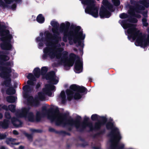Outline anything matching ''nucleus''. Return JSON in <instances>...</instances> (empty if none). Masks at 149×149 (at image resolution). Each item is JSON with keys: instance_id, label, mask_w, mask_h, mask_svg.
<instances>
[{"instance_id": "obj_1", "label": "nucleus", "mask_w": 149, "mask_h": 149, "mask_svg": "<svg viewBox=\"0 0 149 149\" xmlns=\"http://www.w3.org/2000/svg\"><path fill=\"white\" fill-rule=\"evenodd\" d=\"M127 21L131 23H136L138 20L136 18L133 17L126 20H123L121 22V25L124 29L128 28L127 30V32L129 35L128 36V39L130 40L132 38L133 40L136 39L135 44L136 46H140L143 48L146 47L147 45V43L146 42L143 44L142 43L145 36L143 35L142 33L137 29L136 25L128 23Z\"/></svg>"}, {"instance_id": "obj_2", "label": "nucleus", "mask_w": 149, "mask_h": 149, "mask_svg": "<svg viewBox=\"0 0 149 149\" xmlns=\"http://www.w3.org/2000/svg\"><path fill=\"white\" fill-rule=\"evenodd\" d=\"M69 114L66 113H60L59 117L57 118L54 114H52L49 116L48 118L50 120L51 122L52 123L55 122L56 126H59L62 124L68 125V130L71 131L73 129V126H74L77 131L79 132V130L80 129V123L81 117L79 116H77V118L74 120L71 117L68 119Z\"/></svg>"}, {"instance_id": "obj_3", "label": "nucleus", "mask_w": 149, "mask_h": 149, "mask_svg": "<svg viewBox=\"0 0 149 149\" xmlns=\"http://www.w3.org/2000/svg\"><path fill=\"white\" fill-rule=\"evenodd\" d=\"M45 33L46 37L45 38L46 42L45 43L46 47L43 49V52L44 54L42 56V58L43 60L46 59L49 57L51 59H53L56 56V54L53 47H56V45L58 43H56L54 40L53 42H51V37L52 36V34L47 31Z\"/></svg>"}, {"instance_id": "obj_4", "label": "nucleus", "mask_w": 149, "mask_h": 149, "mask_svg": "<svg viewBox=\"0 0 149 149\" xmlns=\"http://www.w3.org/2000/svg\"><path fill=\"white\" fill-rule=\"evenodd\" d=\"M70 25V23L68 22H66L65 24L62 23L61 24L59 29L60 32L63 33V40L65 42H66L68 38L70 44L72 45L73 43L72 40L77 26L73 24L71 25L70 30L69 31Z\"/></svg>"}, {"instance_id": "obj_5", "label": "nucleus", "mask_w": 149, "mask_h": 149, "mask_svg": "<svg viewBox=\"0 0 149 149\" xmlns=\"http://www.w3.org/2000/svg\"><path fill=\"white\" fill-rule=\"evenodd\" d=\"M102 120H99L95 123L94 126H93L92 123L88 121L89 118L85 117L84 118V121L81 122L80 129L78 130L80 132H84L87 127L90 129V131L91 132L94 131H99L102 125L104 124L107 121V118L104 116L100 117Z\"/></svg>"}, {"instance_id": "obj_6", "label": "nucleus", "mask_w": 149, "mask_h": 149, "mask_svg": "<svg viewBox=\"0 0 149 149\" xmlns=\"http://www.w3.org/2000/svg\"><path fill=\"white\" fill-rule=\"evenodd\" d=\"M58 51L59 52L56 54V57L57 58H60L62 55L61 61L64 64V68L67 70H69L70 67L72 66L77 58V56L74 53H71L69 55L70 57H68V53L66 51L63 52L62 54L61 52L63 49L61 48L57 49Z\"/></svg>"}, {"instance_id": "obj_7", "label": "nucleus", "mask_w": 149, "mask_h": 149, "mask_svg": "<svg viewBox=\"0 0 149 149\" xmlns=\"http://www.w3.org/2000/svg\"><path fill=\"white\" fill-rule=\"evenodd\" d=\"M2 33L1 35L0 36L1 37L0 39L3 43L0 45L1 49L5 50H11L12 46L10 41L12 38V35L10 34V31L8 29H5Z\"/></svg>"}, {"instance_id": "obj_8", "label": "nucleus", "mask_w": 149, "mask_h": 149, "mask_svg": "<svg viewBox=\"0 0 149 149\" xmlns=\"http://www.w3.org/2000/svg\"><path fill=\"white\" fill-rule=\"evenodd\" d=\"M102 3L104 6H102L100 8L99 15L101 18H108L111 15V12L114 11L113 6L108 0H103Z\"/></svg>"}, {"instance_id": "obj_9", "label": "nucleus", "mask_w": 149, "mask_h": 149, "mask_svg": "<svg viewBox=\"0 0 149 149\" xmlns=\"http://www.w3.org/2000/svg\"><path fill=\"white\" fill-rule=\"evenodd\" d=\"M114 123L113 122L109 121L107 122H106L104 124L102 125V126L105 125L106 128L107 130H111V131L108 134V136L110 137L111 139H114L117 138L118 140H119L121 139L122 137L119 129L114 125Z\"/></svg>"}, {"instance_id": "obj_10", "label": "nucleus", "mask_w": 149, "mask_h": 149, "mask_svg": "<svg viewBox=\"0 0 149 149\" xmlns=\"http://www.w3.org/2000/svg\"><path fill=\"white\" fill-rule=\"evenodd\" d=\"M86 91V93H87V90L84 87L80 86L75 84H72L70 86V89H67L66 90V92L67 99L69 101L71 100L74 94V92L83 93Z\"/></svg>"}, {"instance_id": "obj_11", "label": "nucleus", "mask_w": 149, "mask_h": 149, "mask_svg": "<svg viewBox=\"0 0 149 149\" xmlns=\"http://www.w3.org/2000/svg\"><path fill=\"white\" fill-rule=\"evenodd\" d=\"M81 29L80 26H77L72 41L74 44L78 43V45L76 46L77 47L79 46L83 47L84 44L83 43L82 45L81 40L84 39L85 35L83 34V31L82 30H81Z\"/></svg>"}, {"instance_id": "obj_12", "label": "nucleus", "mask_w": 149, "mask_h": 149, "mask_svg": "<svg viewBox=\"0 0 149 149\" xmlns=\"http://www.w3.org/2000/svg\"><path fill=\"white\" fill-rule=\"evenodd\" d=\"M95 0H86L85 3L88 6L85 9V12L91 15L95 18L98 16V9L94 4Z\"/></svg>"}, {"instance_id": "obj_13", "label": "nucleus", "mask_w": 149, "mask_h": 149, "mask_svg": "<svg viewBox=\"0 0 149 149\" xmlns=\"http://www.w3.org/2000/svg\"><path fill=\"white\" fill-rule=\"evenodd\" d=\"M45 88L43 89V93L40 92L38 93V98L40 101H43L45 100V94L49 96L52 95V91L54 90L55 88V86L52 84H47L45 85Z\"/></svg>"}, {"instance_id": "obj_14", "label": "nucleus", "mask_w": 149, "mask_h": 149, "mask_svg": "<svg viewBox=\"0 0 149 149\" xmlns=\"http://www.w3.org/2000/svg\"><path fill=\"white\" fill-rule=\"evenodd\" d=\"M50 24L53 27L52 29V31L54 33L53 36V40H54V42L56 43H58L61 39V37L59 36V24L58 22L53 20L51 22Z\"/></svg>"}, {"instance_id": "obj_15", "label": "nucleus", "mask_w": 149, "mask_h": 149, "mask_svg": "<svg viewBox=\"0 0 149 149\" xmlns=\"http://www.w3.org/2000/svg\"><path fill=\"white\" fill-rule=\"evenodd\" d=\"M131 12L130 14L138 18L141 17V15L139 14H136L134 11L138 13H140V10H144L145 9V7L139 4H137L135 6H131L130 7Z\"/></svg>"}, {"instance_id": "obj_16", "label": "nucleus", "mask_w": 149, "mask_h": 149, "mask_svg": "<svg viewBox=\"0 0 149 149\" xmlns=\"http://www.w3.org/2000/svg\"><path fill=\"white\" fill-rule=\"evenodd\" d=\"M25 97L27 98V103L28 105L32 107H37L39 106L40 104L39 101L37 99H34L32 96H28L26 95Z\"/></svg>"}, {"instance_id": "obj_17", "label": "nucleus", "mask_w": 149, "mask_h": 149, "mask_svg": "<svg viewBox=\"0 0 149 149\" xmlns=\"http://www.w3.org/2000/svg\"><path fill=\"white\" fill-rule=\"evenodd\" d=\"M34 81L31 80H28L27 82V85H24L22 87V89L25 92L24 94V97H26V95H28V93H31L33 91V88L32 86L35 85Z\"/></svg>"}, {"instance_id": "obj_18", "label": "nucleus", "mask_w": 149, "mask_h": 149, "mask_svg": "<svg viewBox=\"0 0 149 149\" xmlns=\"http://www.w3.org/2000/svg\"><path fill=\"white\" fill-rule=\"evenodd\" d=\"M56 77L54 71H52L46 74L45 77L46 80L49 81L50 83L56 84L58 81L56 79Z\"/></svg>"}, {"instance_id": "obj_19", "label": "nucleus", "mask_w": 149, "mask_h": 149, "mask_svg": "<svg viewBox=\"0 0 149 149\" xmlns=\"http://www.w3.org/2000/svg\"><path fill=\"white\" fill-rule=\"evenodd\" d=\"M77 58L78 59L75 62L74 66V71L76 73H79L82 71L83 63L78 56H77Z\"/></svg>"}, {"instance_id": "obj_20", "label": "nucleus", "mask_w": 149, "mask_h": 149, "mask_svg": "<svg viewBox=\"0 0 149 149\" xmlns=\"http://www.w3.org/2000/svg\"><path fill=\"white\" fill-rule=\"evenodd\" d=\"M120 139L118 140V139L116 138L115 139H111L110 142L111 145H113L115 149H123L124 147V145L122 144L120 146L118 145Z\"/></svg>"}, {"instance_id": "obj_21", "label": "nucleus", "mask_w": 149, "mask_h": 149, "mask_svg": "<svg viewBox=\"0 0 149 149\" xmlns=\"http://www.w3.org/2000/svg\"><path fill=\"white\" fill-rule=\"evenodd\" d=\"M4 2L2 0H0V6L2 7L3 9L6 8H8L9 6L8 4H10L14 1L16 2H20L21 0H4Z\"/></svg>"}, {"instance_id": "obj_22", "label": "nucleus", "mask_w": 149, "mask_h": 149, "mask_svg": "<svg viewBox=\"0 0 149 149\" xmlns=\"http://www.w3.org/2000/svg\"><path fill=\"white\" fill-rule=\"evenodd\" d=\"M11 121L13 125L15 127H18L21 126L22 123L18 117H13L11 119Z\"/></svg>"}, {"instance_id": "obj_23", "label": "nucleus", "mask_w": 149, "mask_h": 149, "mask_svg": "<svg viewBox=\"0 0 149 149\" xmlns=\"http://www.w3.org/2000/svg\"><path fill=\"white\" fill-rule=\"evenodd\" d=\"M30 108L24 107L22 109L21 112L19 114V116L20 117H27L29 112Z\"/></svg>"}, {"instance_id": "obj_24", "label": "nucleus", "mask_w": 149, "mask_h": 149, "mask_svg": "<svg viewBox=\"0 0 149 149\" xmlns=\"http://www.w3.org/2000/svg\"><path fill=\"white\" fill-rule=\"evenodd\" d=\"M10 123L9 120L4 119L3 121H0V128L2 127L5 129L9 127Z\"/></svg>"}, {"instance_id": "obj_25", "label": "nucleus", "mask_w": 149, "mask_h": 149, "mask_svg": "<svg viewBox=\"0 0 149 149\" xmlns=\"http://www.w3.org/2000/svg\"><path fill=\"white\" fill-rule=\"evenodd\" d=\"M36 21L40 24L44 23L45 21V18L42 14H39L36 18Z\"/></svg>"}, {"instance_id": "obj_26", "label": "nucleus", "mask_w": 149, "mask_h": 149, "mask_svg": "<svg viewBox=\"0 0 149 149\" xmlns=\"http://www.w3.org/2000/svg\"><path fill=\"white\" fill-rule=\"evenodd\" d=\"M0 59L3 61H6L9 59V57L7 55L4 54L2 51H0Z\"/></svg>"}, {"instance_id": "obj_27", "label": "nucleus", "mask_w": 149, "mask_h": 149, "mask_svg": "<svg viewBox=\"0 0 149 149\" xmlns=\"http://www.w3.org/2000/svg\"><path fill=\"white\" fill-rule=\"evenodd\" d=\"M33 73L34 76L37 78H39L41 75L40 70L38 67L34 68L33 71Z\"/></svg>"}, {"instance_id": "obj_28", "label": "nucleus", "mask_w": 149, "mask_h": 149, "mask_svg": "<svg viewBox=\"0 0 149 149\" xmlns=\"http://www.w3.org/2000/svg\"><path fill=\"white\" fill-rule=\"evenodd\" d=\"M42 110L45 111H47L49 112H52L54 114L58 113H59V110L58 109H52L47 110V107H42Z\"/></svg>"}, {"instance_id": "obj_29", "label": "nucleus", "mask_w": 149, "mask_h": 149, "mask_svg": "<svg viewBox=\"0 0 149 149\" xmlns=\"http://www.w3.org/2000/svg\"><path fill=\"white\" fill-rule=\"evenodd\" d=\"M28 120L29 121L33 122L35 121L33 113L32 112H29L27 116Z\"/></svg>"}, {"instance_id": "obj_30", "label": "nucleus", "mask_w": 149, "mask_h": 149, "mask_svg": "<svg viewBox=\"0 0 149 149\" xmlns=\"http://www.w3.org/2000/svg\"><path fill=\"white\" fill-rule=\"evenodd\" d=\"M43 115V113L40 111H37L36 113L35 121L37 122L40 121Z\"/></svg>"}, {"instance_id": "obj_31", "label": "nucleus", "mask_w": 149, "mask_h": 149, "mask_svg": "<svg viewBox=\"0 0 149 149\" xmlns=\"http://www.w3.org/2000/svg\"><path fill=\"white\" fill-rule=\"evenodd\" d=\"M8 87L9 88L6 91V93L9 95L14 94L15 93V90L12 87Z\"/></svg>"}, {"instance_id": "obj_32", "label": "nucleus", "mask_w": 149, "mask_h": 149, "mask_svg": "<svg viewBox=\"0 0 149 149\" xmlns=\"http://www.w3.org/2000/svg\"><path fill=\"white\" fill-rule=\"evenodd\" d=\"M6 99L7 101L10 103H13L15 101V97L13 96L7 97Z\"/></svg>"}, {"instance_id": "obj_33", "label": "nucleus", "mask_w": 149, "mask_h": 149, "mask_svg": "<svg viewBox=\"0 0 149 149\" xmlns=\"http://www.w3.org/2000/svg\"><path fill=\"white\" fill-rule=\"evenodd\" d=\"M139 2L140 4L142 5L146 8H148L149 7V2H148L146 0H140Z\"/></svg>"}, {"instance_id": "obj_34", "label": "nucleus", "mask_w": 149, "mask_h": 149, "mask_svg": "<svg viewBox=\"0 0 149 149\" xmlns=\"http://www.w3.org/2000/svg\"><path fill=\"white\" fill-rule=\"evenodd\" d=\"M105 129H103L100 130L99 132L93 135V137H95L96 136H100V135H103L105 133Z\"/></svg>"}, {"instance_id": "obj_35", "label": "nucleus", "mask_w": 149, "mask_h": 149, "mask_svg": "<svg viewBox=\"0 0 149 149\" xmlns=\"http://www.w3.org/2000/svg\"><path fill=\"white\" fill-rule=\"evenodd\" d=\"M102 116H100L97 114H93L91 117V120L93 121H97L98 120L99 121V120H98V118L99 117L101 119V117H102Z\"/></svg>"}, {"instance_id": "obj_36", "label": "nucleus", "mask_w": 149, "mask_h": 149, "mask_svg": "<svg viewBox=\"0 0 149 149\" xmlns=\"http://www.w3.org/2000/svg\"><path fill=\"white\" fill-rule=\"evenodd\" d=\"M48 71V68L45 66L42 68L40 70L41 75L43 76L45 75Z\"/></svg>"}, {"instance_id": "obj_37", "label": "nucleus", "mask_w": 149, "mask_h": 149, "mask_svg": "<svg viewBox=\"0 0 149 149\" xmlns=\"http://www.w3.org/2000/svg\"><path fill=\"white\" fill-rule=\"evenodd\" d=\"M27 78L33 80L34 81H36V79L33 74L31 73H29L27 76Z\"/></svg>"}, {"instance_id": "obj_38", "label": "nucleus", "mask_w": 149, "mask_h": 149, "mask_svg": "<svg viewBox=\"0 0 149 149\" xmlns=\"http://www.w3.org/2000/svg\"><path fill=\"white\" fill-rule=\"evenodd\" d=\"M8 109L12 112L14 113L15 111V106L13 104L10 105L8 106Z\"/></svg>"}, {"instance_id": "obj_39", "label": "nucleus", "mask_w": 149, "mask_h": 149, "mask_svg": "<svg viewBox=\"0 0 149 149\" xmlns=\"http://www.w3.org/2000/svg\"><path fill=\"white\" fill-rule=\"evenodd\" d=\"M76 93L73 95L74 98L75 100L79 99H81L82 97L81 95H80L79 93L78 92H76Z\"/></svg>"}, {"instance_id": "obj_40", "label": "nucleus", "mask_w": 149, "mask_h": 149, "mask_svg": "<svg viewBox=\"0 0 149 149\" xmlns=\"http://www.w3.org/2000/svg\"><path fill=\"white\" fill-rule=\"evenodd\" d=\"M147 19L144 17H143L142 19V22L143 25V26L147 27L148 25V23L147 22Z\"/></svg>"}, {"instance_id": "obj_41", "label": "nucleus", "mask_w": 149, "mask_h": 149, "mask_svg": "<svg viewBox=\"0 0 149 149\" xmlns=\"http://www.w3.org/2000/svg\"><path fill=\"white\" fill-rule=\"evenodd\" d=\"M24 134L25 136L27 137L29 140L31 141H32L33 136L32 134H29L27 133H25Z\"/></svg>"}, {"instance_id": "obj_42", "label": "nucleus", "mask_w": 149, "mask_h": 149, "mask_svg": "<svg viewBox=\"0 0 149 149\" xmlns=\"http://www.w3.org/2000/svg\"><path fill=\"white\" fill-rule=\"evenodd\" d=\"M49 131L50 132H55L56 134H58L60 135L61 132V131L56 130L54 128L51 127L49 128Z\"/></svg>"}, {"instance_id": "obj_43", "label": "nucleus", "mask_w": 149, "mask_h": 149, "mask_svg": "<svg viewBox=\"0 0 149 149\" xmlns=\"http://www.w3.org/2000/svg\"><path fill=\"white\" fill-rule=\"evenodd\" d=\"M119 16L121 19H125L128 17V15L126 13H123L120 14Z\"/></svg>"}, {"instance_id": "obj_44", "label": "nucleus", "mask_w": 149, "mask_h": 149, "mask_svg": "<svg viewBox=\"0 0 149 149\" xmlns=\"http://www.w3.org/2000/svg\"><path fill=\"white\" fill-rule=\"evenodd\" d=\"M112 1L113 5L116 6H118L120 5V2L119 0H112Z\"/></svg>"}, {"instance_id": "obj_45", "label": "nucleus", "mask_w": 149, "mask_h": 149, "mask_svg": "<svg viewBox=\"0 0 149 149\" xmlns=\"http://www.w3.org/2000/svg\"><path fill=\"white\" fill-rule=\"evenodd\" d=\"M60 135H62L63 136H65L66 135L68 136H70L71 134L69 132H67L63 130H61Z\"/></svg>"}, {"instance_id": "obj_46", "label": "nucleus", "mask_w": 149, "mask_h": 149, "mask_svg": "<svg viewBox=\"0 0 149 149\" xmlns=\"http://www.w3.org/2000/svg\"><path fill=\"white\" fill-rule=\"evenodd\" d=\"M30 131L33 133H41L42 132V130L39 129H31Z\"/></svg>"}, {"instance_id": "obj_47", "label": "nucleus", "mask_w": 149, "mask_h": 149, "mask_svg": "<svg viewBox=\"0 0 149 149\" xmlns=\"http://www.w3.org/2000/svg\"><path fill=\"white\" fill-rule=\"evenodd\" d=\"M5 117L6 118L8 119V120H9L11 119V116L9 112H6L5 113Z\"/></svg>"}, {"instance_id": "obj_48", "label": "nucleus", "mask_w": 149, "mask_h": 149, "mask_svg": "<svg viewBox=\"0 0 149 149\" xmlns=\"http://www.w3.org/2000/svg\"><path fill=\"white\" fill-rule=\"evenodd\" d=\"M60 96L61 98H66V95L64 91H62L60 93Z\"/></svg>"}, {"instance_id": "obj_49", "label": "nucleus", "mask_w": 149, "mask_h": 149, "mask_svg": "<svg viewBox=\"0 0 149 149\" xmlns=\"http://www.w3.org/2000/svg\"><path fill=\"white\" fill-rule=\"evenodd\" d=\"M0 108H1L2 109L6 111H8V107L5 104H0Z\"/></svg>"}, {"instance_id": "obj_50", "label": "nucleus", "mask_w": 149, "mask_h": 149, "mask_svg": "<svg viewBox=\"0 0 149 149\" xmlns=\"http://www.w3.org/2000/svg\"><path fill=\"white\" fill-rule=\"evenodd\" d=\"M6 137V135L5 134H1L0 133V140L3 139Z\"/></svg>"}, {"instance_id": "obj_51", "label": "nucleus", "mask_w": 149, "mask_h": 149, "mask_svg": "<svg viewBox=\"0 0 149 149\" xmlns=\"http://www.w3.org/2000/svg\"><path fill=\"white\" fill-rule=\"evenodd\" d=\"M17 5L15 4H13L11 6H9L8 8L9 7L10 8H11L13 10H15L16 8Z\"/></svg>"}, {"instance_id": "obj_52", "label": "nucleus", "mask_w": 149, "mask_h": 149, "mask_svg": "<svg viewBox=\"0 0 149 149\" xmlns=\"http://www.w3.org/2000/svg\"><path fill=\"white\" fill-rule=\"evenodd\" d=\"M142 14L144 18H146L148 17L147 11H143Z\"/></svg>"}, {"instance_id": "obj_53", "label": "nucleus", "mask_w": 149, "mask_h": 149, "mask_svg": "<svg viewBox=\"0 0 149 149\" xmlns=\"http://www.w3.org/2000/svg\"><path fill=\"white\" fill-rule=\"evenodd\" d=\"M88 145V143L86 142H84V143H81V144L80 145L81 146L83 147H84L86 146H87Z\"/></svg>"}, {"instance_id": "obj_54", "label": "nucleus", "mask_w": 149, "mask_h": 149, "mask_svg": "<svg viewBox=\"0 0 149 149\" xmlns=\"http://www.w3.org/2000/svg\"><path fill=\"white\" fill-rule=\"evenodd\" d=\"M66 101V98H61V103L63 104L65 103Z\"/></svg>"}, {"instance_id": "obj_55", "label": "nucleus", "mask_w": 149, "mask_h": 149, "mask_svg": "<svg viewBox=\"0 0 149 149\" xmlns=\"http://www.w3.org/2000/svg\"><path fill=\"white\" fill-rule=\"evenodd\" d=\"M13 141V139L12 138H9L8 139V140H6V142L7 144H9V141Z\"/></svg>"}, {"instance_id": "obj_56", "label": "nucleus", "mask_w": 149, "mask_h": 149, "mask_svg": "<svg viewBox=\"0 0 149 149\" xmlns=\"http://www.w3.org/2000/svg\"><path fill=\"white\" fill-rule=\"evenodd\" d=\"M13 133L14 134L17 135L19 134L18 132L16 130H14L13 131Z\"/></svg>"}, {"instance_id": "obj_57", "label": "nucleus", "mask_w": 149, "mask_h": 149, "mask_svg": "<svg viewBox=\"0 0 149 149\" xmlns=\"http://www.w3.org/2000/svg\"><path fill=\"white\" fill-rule=\"evenodd\" d=\"M40 87V85L39 83H38L36 86V89L39 88Z\"/></svg>"}, {"instance_id": "obj_58", "label": "nucleus", "mask_w": 149, "mask_h": 149, "mask_svg": "<svg viewBox=\"0 0 149 149\" xmlns=\"http://www.w3.org/2000/svg\"><path fill=\"white\" fill-rule=\"evenodd\" d=\"M43 45V44L41 42H40L38 43V46L39 47H42Z\"/></svg>"}, {"instance_id": "obj_59", "label": "nucleus", "mask_w": 149, "mask_h": 149, "mask_svg": "<svg viewBox=\"0 0 149 149\" xmlns=\"http://www.w3.org/2000/svg\"><path fill=\"white\" fill-rule=\"evenodd\" d=\"M3 52V53H4V54L6 55V54H9V52L8 51H2Z\"/></svg>"}, {"instance_id": "obj_60", "label": "nucleus", "mask_w": 149, "mask_h": 149, "mask_svg": "<svg viewBox=\"0 0 149 149\" xmlns=\"http://www.w3.org/2000/svg\"><path fill=\"white\" fill-rule=\"evenodd\" d=\"M92 148L93 149H100V147H98L93 146L92 147Z\"/></svg>"}, {"instance_id": "obj_61", "label": "nucleus", "mask_w": 149, "mask_h": 149, "mask_svg": "<svg viewBox=\"0 0 149 149\" xmlns=\"http://www.w3.org/2000/svg\"><path fill=\"white\" fill-rule=\"evenodd\" d=\"M19 142H17V143H11V144H12V145H19Z\"/></svg>"}, {"instance_id": "obj_62", "label": "nucleus", "mask_w": 149, "mask_h": 149, "mask_svg": "<svg viewBox=\"0 0 149 149\" xmlns=\"http://www.w3.org/2000/svg\"><path fill=\"white\" fill-rule=\"evenodd\" d=\"M40 37H38L36 38V40L37 41L40 42Z\"/></svg>"}, {"instance_id": "obj_63", "label": "nucleus", "mask_w": 149, "mask_h": 149, "mask_svg": "<svg viewBox=\"0 0 149 149\" xmlns=\"http://www.w3.org/2000/svg\"><path fill=\"white\" fill-rule=\"evenodd\" d=\"M24 146H20L19 147V149H24Z\"/></svg>"}, {"instance_id": "obj_64", "label": "nucleus", "mask_w": 149, "mask_h": 149, "mask_svg": "<svg viewBox=\"0 0 149 149\" xmlns=\"http://www.w3.org/2000/svg\"><path fill=\"white\" fill-rule=\"evenodd\" d=\"M110 148L111 149H115L114 147H113V145H112L111 144L110 145Z\"/></svg>"}]
</instances>
